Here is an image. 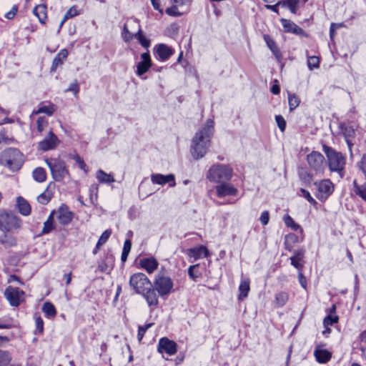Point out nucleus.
Returning a JSON list of instances; mask_svg holds the SVG:
<instances>
[{
    "label": "nucleus",
    "mask_w": 366,
    "mask_h": 366,
    "mask_svg": "<svg viewBox=\"0 0 366 366\" xmlns=\"http://www.w3.org/2000/svg\"><path fill=\"white\" fill-rule=\"evenodd\" d=\"M288 300V295L285 292H280L275 295L274 304L277 307H283Z\"/></svg>",
    "instance_id": "nucleus-33"
},
{
    "label": "nucleus",
    "mask_w": 366,
    "mask_h": 366,
    "mask_svg": "<svg viewBox=\"0 0 366 366\" xmlns=\"http://www.w3.org/2000/svg\"><path fill=\"white\" fill-rule=\"evenodd\" d=\"M305 255V250L303 249H300L294 251V255L290 258H294L297 260H302Z\"/></svg>",
    "instance_id": "nucleus-59"
},
{
    "label": "nucleus",
    "mask_w": 366,
    "mask_h": 366,
    "mask_svg": "<svg viewBox=\"0 0 366 366\" xmlns=\"http://www.w3.org/2000/svg\"><path fill=\"white\" fill-rule=\"evenodd\" d=\"M17 12V7L14 6L11 9L5 14L7 19H12Z\"/></svg>",
    "instance_id": "nucleus-63"
},
{
    "label": "nucleus",
    "mask_w": 366,
    "mask_h": 366,
    "mask_svg": "<svg viewBox=\"0 0 366 366\" xmlns=\"http://www.w3.org/2000/svg\"><path fill=\"white\" fill-rule=\"evenodd\" d=\"M322 150L327 158L330 169L333 172H342L345 165V158L342 154L325 144L323 145Z\"/></svg>",
    "instance_id": "nucleus-4"
},
{
    "label": "nucleus",
    "mask_w": 366,
    "mask_h": 366,
    "mask_svg": "<svg viewBox=\"0 0 366 366\" xmlns=\"http://www.w3.org/2000/svg\"><path fill=\"white\" fill-rule=\"evenodd\" d=\"M291 264L295 267L298 270H301L303 267V264L302 263V260H297L294 258H290Z\"/></svg>",
    "instance_id": "nucleus-62"
},
{
    "label": "nucleus",
    "mask_w": 366,
    "mask_h": 366,
    "mask_svg": "<svg viewBox=\"0 0 366 366\" xmlns=\"http://www.w3.org/2000/svg\"><path fill=\"white\" fill-rule=\"evenodd\" d=\"M338 316L335 315H328L323 320L325 327H329L338 322Z\"/></svg>",
    "instance_id": "nucleus-44"
},
{
    "label": "nucleus",
    "mask_w": 366,
    "mask_h": 366,
    "mask_svg": "<svg viewBox=\"0 0 366 366\" xmlns=\"http://www.w3.org/2000/svg\"><path fill=\"white\" fill-rule=\"evenodd\" d=\"M46 8L44 5H39L34 7L33 13L37 16L39 21L41 24H45L46 19Z\"/></svg>",
    "instance_id": "nucleus-30"
},
{
    "label": "nucleus",
    "mask_w": 366,
    "mask_h": 366,
    "mask_svg": "<svg viewBox=\"0 0 366 366\" xmlns=\"http://www.w3.org/2000/svg\"><path fill=\"white\" fill-rule=\"evenodd\" d=\"M354 186V192L360 197L363 200L366 201V184H358L357 181L355 179L353 181Z\"/></svg>",
    "instance_id": "nucleus-34"
},
{
    "label": "nucleus",
    "mask_w": 366,
    "mask_h": 366,
    "mask_svg": "<svg viewBox=\"0 0 366 366\" xmlns=\"http://www.w3.org/2000/svg\"><path fill=\"white\" fill-rule=\"evenodd\" d=\"M12 360L11 354L6 350H0V366H8Z\"/></svg>",
    "instance_id": "nucleus-36"
},
{
    "label": "nucleus",
    "mask_w": 366,
    "mask_h": 366,
    "mask_svg": "<svg viewBox=\"0 0 366 366\" xmlns=\"http://www.w3.org/2000/svg\"><path fill=\"white\" fill-rule=\"evenodd\" d=\"M249 290V280L248 279L242 280L239 286V300L246 298L248 295Z\"/></svg>",
    "instance_id": "nucleus-28"
},
{
    "label": "nucleus",
    "mask_w": 366,
    "mask_h": 366,
    "mask_svg": "<svg viewBox=\"0 0 366 366\" xmlns=\"http://www.w3.org/2000/svg\"><path fill=\"white\" fill-rule=\"evenodd\" d=\"M79 14V11L76 6L71 7L64 14V20L76 16Z\"/></svg>",
    "instance_id": "nucleus-52"
},
{
    "label": "nucleus",
    "mask_w": 366,
    "mask_h": 366,
    "mask_svg": "<svg viewBox=\"0 0 366 366\" xmlns=\"http://www.w3.org/2000/svg\"><path fill=\"white\" fill-rule=\"evenodd\" d=\"M21 221L14 212L4 209H0V231L9 232L21 227Z\"/></svg>",
    "instance_id": "nucleus-2"
},
{
    "label": "nucleus",
    "mask_w": 366,
    "mask_h": 366,
    "mask_svg": "<svg viewBox=\"0 0 366 366\" xmlns=\"http://www.w3.org/2000/svg\"><path fill=\"white\" fill-rule=\"evenodd\" d=\"M285 225L290 227L292 230L297 231L300 229V226L295 222L293 219L289 215L286 214L283 218Z\"/></svg>",
    "instance_id": "nucleus-41"
},
{
    "label": "nucleus",
    "mask_w": 366,
    "mask_h": 366,
    "mask_svg": "<svg viewBox=\"0 0 366 366\" xmlns=\"http://www.w3.org/2000/svg\"><path fill=\"white\" fill-rule=\"evenodd\" d=\"M198 266L199 264L191 265L188 268V274L194 281L199 277V274H196L194 271Z\"/></svg>",
    "instance_id": "nucleus-57"
},
{
    "label": "nucleus",
    "mask_w": 366,
    "mask_h": 366,
    "mask_svg": "<svg viewBox=\"0 0 366 366\" xmlns=\"http://www.w3.org/2000/svg\"><path fill=\"white\" fill-rule=\"evenodd\" d=\"M320 65V60L319 58L312 56H309L307 59V66L310 70H312L313 69H317L319 67Z\"/></svg>",
    "instance_id": "nucleus-43"
},
{
    "label": "nucleus",
    "mask_w": 366,
    "mask_h": 366,
    "mask_svg": "<svg viewBox=\"0 0 366 366\" xmlns=\"http://www.w3.org/2000/svg\"><path fill=\"white\" fill-rule=\"evenodd\" d=\"M52 193L46 189L44 192L37 197V201L43 204H46L51 199Z\"/></svg>",
    "instance_id": "nucleus-39"
},
{
    "label": "nucleus",
    "mask_w": 366,
    "mask_h": 366,
    "mask_svg": "<svg viewBox=\"0 0 366 366\" xmlns=\"http://www.w3.org/2000/svg\"><path fill=\"white\" fill-rule=\"evenodd\" d=\"M298 280H299V282H300V285L303 288L305 289L307 287V280H306L305 277L302 274V272H299V274H298Z\"/></svg>",
    "instance_id": "nucleus-64"
},
{
    "label": "nucleus",
    "mask_w": 366,
    "mask_h": 366,
    "mask_svg": "<svg viewBox=\"0 0 366 366\" xmlns=\"http://www.w3.org/2000/svg\"><path fill=\"white\" fill-rule=\"evenodd\" d=\"M140 265L149 273H152L157 269L158 262L153 257L143 258L140 260Z\"/></svg>",
    "instance_id": "nucleus-20"
},
{
    "label": "nucleus",
    "mask_w": 366,
    "mask_h": 366,
    "mask_svg": "<svg viewBox=\"0 0 366 366\" xmlns=\"http://www.w3.org/2000/svg\"><path fill=\"white\" fill-rule=\"evenodd\" d=\"M288 103L290 111H293L296 109L300 103V98L295 94H288Z\"/></svg>",
    "instance_id": "nucleus-38"
},
{
    "label": "nucleus",
    "mask_w": 366,
    "mask_h": 366,
    "mask_svg": "<svg viewBox=\"0 0 366 366\" xmlns=\"http://www.w3.org/2000/svg\"><path fill=\"white\" fill-rule=\"evenodd\" d=\"M158 352L160 353H167L169 355H173L177 352V344L167 337H162L158 343Z\"/></svg>",
    "instance_id": "nucleus-14"
},
{
    "label": "nucleus",
    "mask_w": 366,
    "mask_h": 366,
    "mask_svg": "<svg viewBox=\"0 0 366 366\" xmlns=\"http://www.w3.org/2000/svg\"><path fill=\"white\" fill-rule=\"evenodd\" d=\"M142 295L144 296L149 307L157 305L158 297L155 290L154 289H152V287H150V289L147 290L144 292L142 294Z\"/></svg>",
    "instance_id": "nucleus-22"
},
{
    "label": "nucleus",
    "mask_w": 366,
    "mask_h": 366,
    "mask_svg": "<svg viewBox=\"0 0 366 366\" xmlns=\"http://www.w3.org/2000/svg\"><path fill=\"white\" fill-rule=\"evenodd\" d=\"M111 266L106 262V260H102L98 265V269L102 272L108 273L111 269Z\"/></svg>",
    "instance_id": "nucleus-54"
},
{
    "label": "nucleus",
    "mask_w": 366,
    "mask_h": 366,
    "mask_svg": "<svg viewBox=\"0 0 366 366\" xmlns=\"http://www.w3.org/2000/svg\"><path fill=\"white\" fill-rule=\"evenodd\" d=\"M112 234L111 229H106L100 236L97 243L99 245H103L107 242L110 235Z\"/></svg>",
    "instance_id": "nucleus-50"
},
{
    "label": "nucleus",
    "mask_w": 366,
    "mask_h": 366,
    "mask_svg": "<svg viewBox=\"0 0 366 366\" xmlns=\"http://www.w3.org/2000/svg\"><path fill=\"white\" fill-rule=\"evenodd\" d=\"M17 207L19 212L24 216H28L31 213V207L29 204L21 197H19L16 200Z\"/></svg>",
    "instance_id": "nucleus-27"
},
{
    "label": "nucleus",
    "mask_w": 366,
    "mask_h": 366,
    "mask_svg": "<svg viewBox=\"0 0 366 366\" xmlns=\"http://www.w3.org/2000/svg\"><path fill=\"white\" fill-rule=\"evenodd\" d=\"M232 175V169L223 164L212 166L208 171L207 177L212 182H221L231 179Z\"/></svg>",
    "instance_id": "nucleus-5"
},
{
    "label": "nucleus",
    "mask_w": 366,
    "mask_h": 366,
    "mask_svg": "<svg viewBox=\"0 0 366 366\" xmlns=\"http://www.w3.org/2000/svg\"><path fill=\"white\" fill-rule=\"evenodd\" d=\"M24 295V291L18 287H8L4 292L5 297L10 305L14 307H17L20 305Z\"/></svg>",
    "instance_id": "nucleus-10"
},
{
    "label": "nucleus",
    "mask_w": 366,
    "mask_h": 366,
    "mask_svg": "<svg viewBox=\"0 0 366 366\" xmlns=\"http://www.w3.org/2000/svg\"><path fill=\"white\" fill-rule=\"evenodd\" d=\"M48 119L45 117H39L36 120V128L39 133H41L48 126Z\"/></svg>",
    "instance_id": "nucleus-42"
},
{
    "label": "nucleus",
    "mask_w": 366,
    "mask_h": 366,
    "mask_svg": "<svg viewBox=\"0 0 366 366\" xmlns=\"http://www.w3.org/2000/svg\"><path fill=\"white\" fill-rule=\"evenodd\" d=\"M45 162L50 169L51 174L56 182L62 181L66 176L69 175V172L66 162L60 158H48Z\"/></svg>",
    "instance_id": "nucleus-3"
},
{
    "label": "nucleus",
    "mask_w": 366,
    "mask_h": 366,
    "mask_svg": "<svg viewBox=\"0 0 366 366\" xmlns=\"http://www.w3.org/2000/svg\"><path fill=\"white\" fill-rule=\"evenodd\" d=\"M35 323L36 326V329L38 330L39 333H42L44 330V321L40 317H37L35 319Z\"/></svg>",
    "instance_id": "nucleus-60"
},
{
    "label": "nucleus",
    "mask_w": 366,
    "mask_h": 366,
    "mask_svg": "<svg viewBox=\"0 0 366 366\" xmlns=\"http://www.w3.org/2000/svg\"><path fill=\"white\" fill-rule=\"evenodd\" d=\"M1 160L11 169H19L23 162L21 153L15 148L4 150L1 155Z\"/></svg>",
    "instance_id": "nucleus-6"
},
{
    "label": "nucleus",
    "mask_w": 366,
    "mask_h": 366,
    "mask_svg": "<svg viewBox=\"0 0 366 366\" xmlns=\"http://www.w3.org/2000/svg\"><path fill=\"white\" fill-rule=\"evenodd\" d=\"M138 26V31L134 34V36L143 47L147 49L150 46V41L143 35L139 25Z\"/></svg>",
    "instance_id": "nucleus-37"
},
{
    "label": "nucleus",
    "mask_w": 366,
    "mask_h": 366,
    "mask_svg": "<svg viewBox=\"0 0 366 366\" xmlns=\"http://www.w3.org/2000/svg\"><path fill=\"white\" fill-rule=\"evenodd\" d=\"M307 163L316 172H322L324 168L325 157L318 152H312L307 157Z\"/></svg>",
    "instance_id": "nucleus-11"
},
{
    "label": "nucleus",
    "mask_w": 366,
    "mask_h": 366,
    "mask_svg": "<svg viewBox=\"0 0 366 366\" xmlns=\"http://www.w3.org/2000/svg\"><path fill=\"white\" fill-rule=\"evenodd\" d=\"M54 229V223H50V222H45L44 223V227L41 230L42 234H48L51 231H52Z\"/></svg>",
    "instance_id": "nucleus-55"
},
{
    "label": "nucleus",
    "mask_w": 366,
    "mask_h": 366,
    "mask_svg": "<svg viewBox=\"0 0 366 366\" xmlns=\"http://www.w3.org/2000/svg\"><path fill=\"white\" fill-rule=\"evenodd\" d=\"M68 56V51L66 49H61L54 58L51 70L52 71H56L58 66L63 64V61L66 59Z\"/></svg>",
    "instance_id": "nucleus-26"
},
{
    "label": "nucleus",
    "mask_w": 366,
    "mask_h": 366,
    "mask_svg": "<svg viewBox=\"0 0 366 366\" xmlns=\"http://www.w3.org/2000/svg\"><path fill=\"white\" fill-rule=\"evenodd\" d=\"M317 187L316 197L320 201L326 200L334 191V186L329 179H323L315 183Z\"/></svg>",
    "instance_id": "nucleus-9"
},
{
    "label": "nucleus",
    "mask_w": 366,
    "mask_h": 366,
    "mask_svg": "<svg viewBox=\"0 0 366 366\" xmlns=\"http://www.w3.org/2000/svg\"><path fill=\"white\" fill-rule=\"evenodd\" d=\"M299 174L300 179L305 182L310 183L312 180V175L307 169H302Z\"/></svg>",
    "instance_id": "nucleus-48"
},
{
    "label": "nucleus",
    "mask_w": 366,
    "mask_h": 366,
    "mask_svg": "<svg viewBox=\"0 0 366 366\" xmlns=\"http://www.w3.org/2000/svg\"><path fill=\"white\" fill-rule=\"evenodd\" d=\"M66 91V92H72L74 94V95L77 94V93L79 91V86L77 81L75 80L74 81L71 83L69 86L68 87V89Z\"/></svg>",
    "instance_id": "nucleus-58"
},
{
    "label": "nucleus",
    "mask_w": 366,
    "mask_h": 366,
    "mask_svg": "<svg viewBox=\"0 0 366 366\" xmlns=\"http://www.w3.org/2000/svg\"><path fill=\"white\" fill-rule=\"evenodd\" d=\"M358 167L366 177V154L363 155L361 161L358 163Z\"/></svg>",
    "instance_id": "nucleus-61"
},
{
    "label": "nucleus",
    "mask_w": 366,
    "mask_h": 366,
    "mask_svg": "<svg viewBox=\"0 0 366 366\" xmlns=\"http://www.w3.org/2000/svg\"><path fill=\"white\" fill-rule=\"evenodd\" d=\"M152 64L139 61L137 66L136 74L137 76H141L145 74L151 67Z\"/></svg>",
    "instance_id": "nucleus-40"
},
{
    "label": "nucleus",
    "mask_w": 366,
    "mask_h": 366,
    "mask_svg": "<svg viewBox=\"0 0 366 366\" xmlns=\"http://www.w3.org/2000/svg\"><path fill=\"white\" fill-rule=\"evenodd\" d=\"M300 192L302 196L305 198L310 204H315L317 203L315 199L311 196L310 193L307 190L301 189Z\"/></svg>",
    "instance_id": "nucleus-53"
},
{
    "label": "nucleus",
    "mask_w": 366,
    "mask_h": 366,
    "mask_svg": "<svg viewBox=\"0 0 366 366\" xmlns=\"http://www.w3.org/2000/svg\"><path fill=\"white\" fill-rule=\"evenodd\" d=\"M55 212L56 217L61 224L67 225L71 222L73 213L66 205L61 204Z\"/></svg>",
    "instance_id": "nucleus-13"
},
{
    "label": "nucleus",
    "mask_w": 366,
    "mask_h": 366,
    "mask_svg": "<svg viewBox=\"0 0 366 366\" xmlns=\"http://www.w3.org/2000/svg\"><path fill=\"white\" fill-rule=\"evenodd\" d=\"M299 0H284L280 1L279 4L283 8H288L292 14H296Z\"/></svg>",
    "instance_id": "nucleus-32"
},
{
    "label": "nucleus",
    "mask_w": 366,
    "mask_h": 366,
    "mask_svg": "<svg viewBox=\"0 0 366 366\" xmlns=\"http://www.w3.org/2000/svg\"><path fill=\"white\" fill-rule=\"evenodd\" d=\"M151 181L155 184L164 185L167 183H169V186L172 187L176 185L174 175L172 174L167 175L158 173L152 174L151 175Z\"/></svg>",
    "instance_id": "nucleus-15"
},
{
    "label": "nucleus",
    "mask_w": 366,
    "mask_h": 366,
    "mask_svg": "<svg viewBox=\"0 0 366 366\" xmlns=\"http://www.w3.org/2000/svg\"><path fill=\"white\" fill-rule=\"evenodd\" d=\"M129 286L136 293L142 295L147 290L150 289L152 285L148 277L142 272L132 274L129 279Z\"/></svg>",
    "instance_id": "nucleus-7"
},
{
    "label": "nucleus",
    "mask_w": 366,
    "mask_h": 366,
    "mask_svg": "<svg viewBox=\"0 0 366 366\" xmlns=\"http://www.w3.org/2000/svg\"><path fill=\"white\" fill-rule=\"evenodd\" d=\"M217 194L219 197H223L226 196H235L237 195L238 190L234 187L229 183H222L216 186L215 187Z\"/></svg>",
    "instance_id": "nucleus-16"
},
{
    "label": "nucleus",
    "mask_w": 366,
    "mask_h": 366,
    "mask_svg": "<svg viewBox=\"0 0 366 366\" xmlns=\"http://www.w3.org/2000/svg\"><path fill=\"white\" fill-rule=\"evenodd\" d=\"M282 26L287 32H291L295 34L302 35L304 34V30L295 23L282 19Z\"/></svg>",
    "instance_id": "nucleus-21"
},
{
    "label": "nucleus",
    "mask_w": 366,
    "mask_h": 366,
    "mask_svg": "<svg viewBox=\"0 0 366 366\" xmlns=\"http://www.w3.org/2000/svg\"><path fill=\"white\" fill-rule=\"evenodd\" d=\"M179 6L173 4L169 8H167L165 11L166 14L172 16H179L182 14V12L178 11Z\"/></svg>",
    "instance_id": "nucleus-46"
},
{
    "label": "nucleus",
    "mask_w": 366,
    "mask_h": 366,
    "mask_svg": "<svg viewBox=\"0 0 366 366\" xmlns=\"http://www.w3.org/2000/svg\"><path fill=\"white\" fill-rule=\"evenodd\" d=\"M259 220H260L261 223L264 226L267 225L268 224V222H269V212L268 211H263L261 213Z\"/></svg>",
    "instance_id": "nucleus-56"
},
{
    "label": "nucleus",
    "mask_w": 366,
    "mask_h": 366,
    "mask_svg": "<svg viewBox=\"0 0 366 366\" xmlns=\"http://www.w3.org/2000/svg\"><path fill=\"white\" fill-rule=\"evenodd\" d=\"M72 159L76 161V162L79 164V167L81 169H82L85 173L88 172V167L86 164H85L83 159H81L79 154H74L72 157Z\"/></svg>",
    "instance_id": "nucleus-47"
},
{
    "label": "nucleus",
    "mask_w": 366,
    "mask_h": 366,
    "mask_svg": "<svg viewBox=\"0 0 366 366\" xmlns=\"http://www.w3.org/2000/svg\"><path fill=\"white\" fill-rule=\"evenodd\" d=\"M154 288L160 296H164L170 293L173 288L172 279L164 274H158L156 277Z\"/></svg>",
    "instance_id": "nucleus-8"
},
{
    "label": "nucleus",
    "mask_w": 366,
    "mask_h": 366,
    "mask_svg": "<svg viewBox=\"0 0 366 366\" xmlns=\"http://www.w3.org/2000/svg\"><path fill=\"white\" fill-rule=\"evenodd\" d=\"M314 355L317 361L320 363L327 362L332 357L331 353L324 349H316L314 352Z\"/></svg>",
    "instance_id": "nucleus-25"
},
{
    "label": "nucleus",
    "mask_w": 366,
    "mask_h": 366,
    "mask_svg": "<svg viewBox=\"0 0 366 366\" xmlns=\"http://www.w3.org/2000/svg\"><path fill=\"white\" fill-rule=\"evenodd\" d=\"M34 179L37 182H44L46 179V173L44 168L36 167L32 172Z\"/></svg>",
    "instance_id": "nucleus-31"
},
{
    "label": "nucleus",
    "mask_w": 366,
    "mask_h": 366,
    "mask_svg": "<svg viewBox=\"0 0 366 366\" xmlns=\"http://www.w3.org/2000/svg\"><path fill=\"white\" fill-rule=\"evenodd\" d=\"M59 144L58 137L53 132L49 131L47 135L39 142L38 149L46 152L55 149Z\"/></svg>",
    "instance_id": "nucleus-12"
},
{
    "label": "nucleus",
    "mask_w": 366,
    "mask_h": 366,
    "mask_svg": "<svg viewBox=\"0 0 366 366\" xmlns=\"http://www.w3.org/2000/svg\"><path fill=\"white\" fill-rule=\"evenodd\" d=\"M0 243L5 247H12L16 245L17 241L16 237L8 232H4L0 237Z\"/></svg>",
    "instance_id": "nucleus-23"
},
{
    "label": "nucleus",
    "mask_w": 366,
    "mask_h": 366,
    "mask_svg": "<svg viewBox=\"0 0 366 366\" xmlns=\"http://www.w3.org/2000/svg\"><path fill=\"white\" fill-rule=\"evenodd\" d=\"M275 121L281 132H285L286 128V121L282 115H276Z\"/></svg>",
    "instance_id": "nucleus-51"
},
{
    "label": "nucleus",
    "mask_w": 366,
    "mask_h": 366,
    "mask_svg": "<svg viewBox=\"0 0 366 366\" xmlns=\"http://www.w3.org/2000/svg\"><path fill=\"white\" fill-rule=\"evenodd\" d=\"M152 325H153L152 323H148L144 326H139L137 338L139 342L142 340L146 331L149 328H150L152 326Z\"/></svg>",
    "instance_id": "nucleus-49"
},
{
    "label": "nucleus",
    "mask_w": 366,
    "mask_h": 366,
    "mask_svg": "<svg viewBox=\"0 0 366 366\" xmlns=\"http://www.w3.org/2000/svg\"><path fill=\"white\" fill-rule=\"evenodd\" d=\"M96 177L100 183L109 184L115 181L111 174H107L102 169H99L97 172Z\"/></svg>",
    "instance_id": "nucleus-29"
},
{
    "label": "nucleus",
    "mask_w": 366,
    "mask_h": 366,
    "mask_svg": "<svg viewBox=\"0 0 366 366\" xmlns=\"http://www.w3.org/2000/svg\"><path fill=\"white\" fill-rule=\"evenodd\" d=\"M56 110V107L53 104H48L47 105L40 104L39 108L36 110H34L31 113V116L39 114H46L48 116H51Z\"/></svg>",
    "instance_id": "nucleus-24"
},
{
    "label": "nucleus",
    "mask_w": 366,
    "mask_h": 366,
    "mask_svg": "<svg viewBox=\"0 0 366 366\" xmlns=\"http://www.w3.org/2000/svg\"><path fill=\"white\" fill-rule=\"evenodd\" d=\"M156 53L162 61H166L174 54V50L164 44H159L156 46Z\"/></svg>",
    "instance_id": "nucleus-18"
},
{
    "label": "nucleus",
    "mask_w": 366,
    "mask_h": 366,
    "mask_svg": "<svg viewBox=\"0 0 366 366\" xmlns=\"http://www.w3.org/2000/svg\"><path fill=\"white\" fill-rule=\"evenodd\" d=\"M208 250L206 247L200 245L194 248L189 249L187 254L189 257L198 259L202 256L207 257L208 256Z\"/></svg>",
    "instance_id": "nucleus-19"
},
{
    "label": "nucleus",
    "mask_w": 366,
    "mask_h": 366,
    "mask_svg": "<svg viewBox=\"0 0 366 366\" xmlns=\"http://www.w3.org/2000/svg\"><path fill=\"white\" fill-rule=\"evenodd\" d=\"M214 124L213 119H208L204 125L195 133L191 145V153L195 159H201L207 154L214 134Z\"/></svg>",
    "instance_id": "nucleus-1"
},
{
    "label": "nucleus",
    "mask_w": 366,
    "mask_h": 366,
    "mask_svg": "<svg viewBox=\"0 0 366 366\" xmlns=\"http://www.w3.org/2000/svg\"><path fill=\"white\" fill-rule=\"evenodd\" d=\"M42 310L45 315L49 318L54 317L56 314L54 305L50 302H46L43 305Z\"/></svg>",
    "instance_id": "nucleus-35"
},
{
    "label": "nucleus",
    "mask_w": 366,
    "mask_h": 366,
    "mask_svg": "<svg viewBox=\"0 0 366 366\" xmlns=\"http://www.w3.org/2000/svg\"><path fill=\"white\" fill-rule=\"evenodd\" d=\"M263 38L267 46L275 56L277 61L280 63L282 60L283 56L279 48L277 47L276 43L267 34H264Z\"/></svg>",
    "instance_id": "nucleus-17"
},
{
    "label": "nucleus",
    "mask_w": 366,
    "mask_h": 366,
    "mask_svg": "<svg viewBox=\"0 0 366 366\" xmlns=\"http://www.w3.org/2000/svg\"><path fill=\"white\" fill-rule=\"evenodd\" d=\"M122 36L125 42H129L133 38H135L134 34L129 31L126 24L124 25Z\"/></svg>",
    "instance_id": "nucleus-45"
}]
</instances>
